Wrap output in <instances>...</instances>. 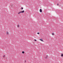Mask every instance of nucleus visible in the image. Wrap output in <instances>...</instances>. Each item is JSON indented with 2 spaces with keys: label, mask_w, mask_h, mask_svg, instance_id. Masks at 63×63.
<instances>
[{
  "label": "nucleus",
  "mask_w": 63,
  "mask_h": 63,
  "mask_svg": "<svg viewBox=\"0 0 63 63\" xmlns=\"http://www.w3.org/2000/svg\"><path fill=\"white\" fill-rule=\"evenodd\" d=\"M24 13V10H23V11H22V12H19L18 13V14H20V13Z\"/></svg>",
  "instance_id": "f257e3e1"
},
{
  "label": "nucleus",
  "mask_w": 63,
  "mask_h": 63,
  "mask_svg": "<svg viewBox=\"0 0 63 63\" xmlns=\"http://www.w3.org/2000/svg\"><path fill=\"white\" fill-rule=\"evenodd\" d=\"M39 11L40 13H42V10L41 9H40L39 10Z\"/></svg>",
  "instance_id": "f03ea898"
},
{
  "label": "nucleus",
  "mask_w": 63,
  "mask_h": 63,
  "mask_svg": "<svg viewBox=\"0 0 63 63\" xmlns=\"http://www.w3.org/2000/svg\"><path fill=\"white\" fill-rule=\"evenodd\" d=\"M40 41H42V42H44V41L43 40V39H40Z\"/></svg>",
  "instance_id": "7ed1b4c3"
},
{
  "label": "nucleus",
  "mask_w": 63,
  "mask_h": 63,
  "mask_svg": "<svg viewBox=\"0 0 63 63\" xmlns=\"http://www.w3.org/2000/svg\"><path fill=\"white\" fill-rule=\"evenodd\" d=\"M61 56H62V57L63 56V54H61Z\"/></svg>",
  "instance_id": "20e7f679"
},
{
  "label": "nucleus",
  "mask_w": 63,
  "mask_h": 63,
  "mask_svg": "<svg viewBox=\"0 0 63 63\" xmlns=\"http://www.w3.org/2000/svg\"><path fill=\"white\" fill-rule=\"evenodd\" d=\"M3 57H5V55H3Z\"/></svg>",
  "instance_id": "39448f33"
},
{
  "label": "nucleus",
  "mask_w": 63,
  "mask_h": 63,
  "mask_svg": "<svg viewBox=\"0 0 63 63\" xmlns=\"http://www.w3.org/2000/svg\"><path fill=\"white\" fill-rule=\"evenodd\" d=\"M6 33L7 34V35H8V34H9V32H7Z\"/></svg>",
  "instance_id": "423d86ee"
},
{
  "label": "nucleus",
  "mask_w": 63,
  "mask_h": 63,
  "mask_svg": "<svg viewBox=\"0 0 63 63\" xmlns=\"http://www.w3.org/2000/svg\"><path fill=\"white\" fill-rule=\"evenodd\" d=\"M54 33H52V35H54Z\"/></svg>",
  "instance_id": "0eeeda50"
},
{
  "label": "nucleus",
  "mask_w": 63,
  "mask_h": 63,
  "mask_svg": "<svg viewBox=\"0 0 63 63\" xmlns=\"http://www.w3.org/2000/svg\"><path fill=\"white\" fill-rule=\"evenodd\" d=\"M22 53H24V52L22 51Z\"/></svg>",
  "instance_id": "6e6552de"
},
{
  "label": "nucleus",
  "mask_w": 63,
  "mask_h": 63,
  "mask_svg": "<svg viewBox=\"0 0 63 63\" xmlns=\"http://www.w3.org/2000/svg\"><path fill=\"white\" fill-rule=\"evenodd\" d=\"M18 26V28H19V25H18V26Z\"/></svg>",
  "instance_id": "1a4fd4ad"
},
{
  "label": "nucleus",
  "mask_w": 63,
  "mask_h": 63,
  "mask_svg": "<svg viewBox=\"0 0 63 63\" xmlns=\"http://www.w3.org/2000/svg\"><path fill=\"white\" fill-rule=\"evenodd\" d=\"M39 34V32H38L37 33V34Z\"/></svg>",
  "instance_id": "9d476101"
},
{
  "label": "nucleus",
  "mask_w": 63,
  "mask_h": 63,
  "mask_svg": "<svg viewBox=\"0 0 63 63\" xmlns=\"http://www.w3.org/2000/svg\"><path fill=\"white\" fill-rule=\"evenodd\" d=\"M21 9H22H22H23V8L22 7V8H21Z\"/></svg>",
  "instance_id": "9b49d317"
},
{
  "label": "nucleus",
  "mask_w": 63,
  "mask_h": 63,
  "mask_svg": "<svg viewBox=\"0 0 63 63\" xmlns=\"http://www.w3.org/2000/svg\"><path fill=\"white\" fill-rule=\"evenodd\" d=\"M34 41H36V39H34Z\"/></svg>",
  "instance_id": "f8f14e48"
},
{
  "label": "nucleus",
  "mask_w": 63,
  "mask_h": 63,
  "mask_svg": "<svg viewBox=\"0 0 63 63\" xmlns=\"http://www.w3.org/2000/svg\"><path fill=\"white\" fill-rule=\"evenodd\" d=\"M58 5H59V4H58V3L57 4V5L58 6Z\"/></svg>",
  "instance_id": "ddd939ff"
}]
</instances>
